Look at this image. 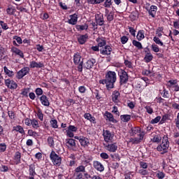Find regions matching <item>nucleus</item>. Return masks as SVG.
<instances>
[{
	"instance_id": "nucleus-1",
	"label": "nucleus",
	"mask_w": 179,
	"mask_h": 179,
	"mask_svg": "<svg viewBox=\"0 0 179 179\" xmlns=\"http://www.w3.org/2000/svg\"><path fill=\"white\" fill-rule=\"evenodd\" d=\"M117 82V73L115 71H108L106 72L105 79L100 80V85H106L107 89H114V83Z\"/></svg>"
},
{
	"instance_id": "nucleus-2",
	"label": "nucleus",
	"mask_w": 179,
	"mask_h": 179,
	"mask_svg": "<svg viewBox=\"0 0 179 179\" xmlns=\"http://www.w3.org/2000/svg\"><path fill=\"white\" fill-rule=\"evenodd\" d=\"M170 148V141H169V136H164L162 138V142L157 147V152H161V155H164L169 152Z\"/></svg>"
},
{
	"instance_id": "nucleus-3",
	"label": "nucleus",
	"mask_w": 179,
	"mask_h": 179,
	"mask_svg": "<svg viewBox=\"0 0 179 179\" xmlns=\"http://www.w3.org/2000/svg\"><path fill=\"white\" fill-rule=\"evenodd\" d=\"M50 159L53 166H56V167H59L62 164V157L58 155L54 150L50 152Z\"/></svg>"
},
{
	"instance_id": "nucleus-4",
	"label": "nucleus",
	"mask_w": 179,
	"mask_h": 179,
	"mask_svg": "<svg viewBox=\"0 0 179 179\" xmlns=\"http://www.w3.org/2000/svg\"><path fill=\"white\" fill-rule=\"evenodd\" d=\"M84 173H86V166L80 165L75 169L73 177L75 179H83Z\"/></svg>"
},
{
	"instance_id": "nucleus-5",
	"label": "nucleus",
	"mask_w": 179,
	"mask_h": 179,
	"mask_svg": "<svg viewBox=\"0 0 179 179\" xmlns=\"http://www.w3.org/2000/svg\"><path fill=\"white\" fill-rule=\"evenodd\" d=\"M118 75L120 76V83L121 85H125V83H127L129 77L128 76V73L125 71L124 69H119L118 71Z\"/></svg>"
},
{
	"instance_id": "nucleus-6",
	"label": "nucleus",
	"mask_w": 179,
	"mask_h": 179,
	"mask_svg": "<svg viewBox=\"0 0 179 179\" xmlns=\"http://www.w3.org/2000/svg\"><path fill=\"white\" fill-rule=\"evenodd\" d=\"M177 80H170L166 83L167 89L173 90V92H179V86Z\"/></svg>"
},
{
	"instance_id": "nucleus-7",
	"label": "nucleus",
	"mask_w": 179,
	"mask_h": 179,
	"mask_svg": "<svg viewBox=\"0 0 179 179\" xmlns=\"http://www.w3.org/2000/svg\"><path fill=\"white\" fill-rule=\"evenodd\" d=\"M99 51L101 55L108 57V55H111V52H113V48H111L110 45H106L103 46V48H99Z\"/></svg>"
},
{
	"instance_id": "nucleus-8",
	"label": "nucleus",
	"mask_w": 179,
	"mask_h": 179,
	"mask_svg": "<svg viewBox=\"0 0 179 179\" xmlns=\"http://www.w3.org/2000/svg\"><path fill=\"white\" fill-rule=\"evenodd\" d=\"M143 141V135H138L136 137H131L127 141V143H132V145H138Z\"/></svg>"
},
{
	"instance_id": "nucleus-9",
	"label": "nucleus",
	"mask_w": 179,
	"mask_h": 179,
	"mask_svg": "<svg viewBox=\"0 0 179 179\" xmlns=\"http://www.w3.org/2000/svg\"><path fill=\"white\" fill-rule=\"evenodd\" d=\"M29 72H30V69L29 67L22 68L17 73V79H22V78H24V76H26Z\"/></svg>"
},
{
	"instance_id": "nucleus-10",
	"label": "nucleus",
	"mask_w": 179,
	"mask_h": 179,
	"mask_svg": "<svg viewBox=\"0 0 179 179\" xmlns=\"http://www.w3.org/2000/svg\"><path fill=\"white\" fill-rule=\"evenodd\" d=\"M145 10L148 13L149 16L151 17H156V13H157V7L155 5H152L150 8L145 7Z\"/></svg>"
},
{
	"instance_id": "nucleus-11",
	"label": "nucleus",
	"mask_w": 179,
	"mask_h": 179,
	"mask_svg": "<svg viewBox=\"0 0 179 179\" xmlns=\"http://www.w3.org/2000/svg\"><path fill=\"white\" fill-rule=\"evenodd\" d=\"M5 85L11 90H15V89H17V83H16V82H15L13 80H5Z\"/></svg>"
},
{
	"instance_id": "nucleus-12",
	"label": "nucleus",
	"mask_w": 179,
	"mask_h": 179,
	"mask_svg": "<svg viewBox=\"0 0 179 179\" xmlns=\"http://www.w3.org/2000/svg\"><path fill=\"white\" fill-rule=\"evenodd\" d=\"M76 139H78L79 142L81 145V146H83V148H86V146H89L90 145V143L89 142V138L85 137V136H75Z\"/></svg>"
},
{
	"instance_id": "nucleus-13",
	"label": "nucleus",
	"mask_w": 179,
	"mask_h": 179,
	"mask_svg": "<svg viewBox=\"0 0 179 179\" xmlns=\"http://www.w3.org/2000/svg\"><path fill=\"white\" fill-rule=\"evenodd\" d=\"M103 145L106 150L112 153L117 152L118 149V145H117V143H115L108 144V145L103 144Z\"/></svg>"
},
{
	"instance_id": "nucleus-14",
	"label": "nucleus",
	"mask_w": 179,
	"mask_h": 179,
	"mask_svg": "<svg viewBox=\"0 0 179 179\" xmlns=\"http://www.w3.org/2000/svg\"><path fill=\"white\" fill-rule=\"evenodd\" d=\"M95 21L99 26H103L104 24V15H103V13H99L96 14Z\"/></svg>"
},
{
	"instance_id": "nucleus-15",
	"label": "nucleus",
	"mask_w": 179,
	"mask_h": 179,
	"mask_svg": "<svg viewBox=\"0 0 179 179\" xmlns=\"http://www.w3.org/2000/svg\"><path fill=\"white\" fill-rule=\"evenodd\" d=\"M29 177L28 179H34V177L37 176V173H36V165L34 164L29 165Z\"/></svg>"
},
{
	"instance_id": "nucleus-16",
	"label": "nucleus",
	"mask_w": 179,
	"mask_h": 179,
	"mask_svg": "<svg viewBox=\"0 0 179 179\" xmlns=\"http://www.w3.org/2000/svg\"><path fill=\"white\" fill-rule=\"evenodd\" d=\"M156 35H157V36H155L153 38V41H155V44H157L158 45H160L161 47H165L164 43H163V41H162V40H160V38H159V37H162V36H163L162 32L156 31Z\"/></svg>"
},
{
	"instance_id": "nucleus-17",
	"label": "nucleus",
	"mask_w": 179,
	"mask_h": 179,
	"mask_svg": "<svg viewBox=\"0 0 179 179\" xmlns=\"http://www.w3.org/2000/svg\"><path fill=\"white\" fill-rule=\"evenodd\" d=\"M96 62L94 58L88 59L85 64H84V68L86 69H92L94 65H96Z\"/></svg>"
},
{
	"instance_id": "nucleus-18",
	"label": "nucleus",
	"mask_w": 179,
	"mask_h": 179,
	"mask_svg": "<svg viewBox=\"0 0 179 179\" xmlns=\"http://www.w3.org/2000/svg\"><path fill=\"white\" fill-rule=\"evenodd\" d=\"M29 68H44V63H43V62H37L33 60L29 62Z\"/></svg>"
},
{
	"instance_id": "nucleus-19",
	"label": "nucleus",
	"mask_w": 179,
	"mask_h": 179,
	"mask_svg": "<svg viewBox=\"0 0 179 179\" xmlns=\"http://www.w3.org/2000/svg\"><path fill=\"white\" fill-rule=\"evenodd\" d=\"M93 166H94V169H95V170H96L97 171H100L101 173L102 171H104V166L102 164H101L100 162L94 161Z\"/></svg>"
},
{
	"instance_id": "nucleus-20",
	"label": "nucleus",
	"mask_w": 179,
	"mask_h": 179,
	"mask_svg": "<svg viewBox=\"0 0 179 179\" xmlns=\"http://www.w3.org/2000/svg\"><path fill=\"white\" fill-rule=\"evenodd\" d=\"M104 116L106 117V120L109 121V122H113V124H117L118 121L114 118V115L108 111L105 112Z\"/></svg>"
},
{
	"instance_id": "nucleus-21",
	"label": "nucleus",
	"mask_w": 179,
	"mask_h": 179,
	"mask_svg": "<svg viewBox=\"0 0 179 179\" xmlns=\"http://www.w3.org/2000/svg\"><path fill=\"white\" fill-rule=\"evenodd\" d=\"M21 159H22V153H20V152L19 151L16 152L13 157L14 164L16 165L20 164L22 163Z\"/></svg>"
},
{
	"instance_id": "nucleus-22",
	"label": "nucleus",
	"mask_w": 179,
	"mask_h": 179,
	"mask_svg": "<svg viewBox=\"0 0 179 179\" xmlns=\"http://www.w3.org/2000/svg\"><path fill=\"white\" fill-rule=\"evenodd\" d=\"M78 15L76 13H74L73 15H70V19L68 20V23L69 24L75 25L76 23H78Z\"/></svg>"
},
{
	"instance_id": "nucleus-23",
	"label": "nucleus",
	"mask_w": 179,
	"mask_h": 179,
	"mask_svg": "<svg viewBox=\"0 0 179 179\" xmlns=\"http://www.w3.org/2000/svg\"><path fill=\"white\" fill-rule=\"evenodd\" d=\"M105 13L108 22H113L114 20V12L108 10V8L105 9Z\"/></svg>"
},
{
	"instance_id": "nucleus-24",
	"label": "nucleus",
	"mask_w": 179,
	"mask_h": 179,
	"mask_svg": "<svg viewBox=\"0 0 179 179\" xmlns=\"http://www.w3.org/2000/svg\"><path fill=\"white\" fill-rule=\"evenodd\" d=\"M40 101L43 106H45V107H49L50 106V101L48 100V98L45 95H42L40 97Z\"/></svg>"
},
{
	"instance_id": "nucleus-25",
	"label": "nucleus",
	"mask_w": 179,
	"mask_h": 179,
	"mask_svg": "<svg viewBox=\"0 0 179 179\" xmlns=\"http://www.w3.org/2000/svg\"><path fill=\"white\" fill-rule=\"evenodd\" d=\"M11 52H13V54H15L16 55H19L20 58H24L23 52L16 47H13L11 48Z\"/></svg>"
},
{
	"instance_id": "nucleus-26",
	"label": "nucleus",
	"mask_w": 179,
	"mask_h": 179,
	"mask_svg": "<svg viewBox=\"0 0 179 179\" xmlns=\"http://www.w3.org/2000/svg\"><path fill=\"white\" fill-rule=\"evenodd\" d=\"M73 62L75 65H79V64H80V62H82L81 59H82V56L80 55V54L79 52H77L76 54H74L73 57Z\"/></svg>"
},
{
	"instance_id": "nucleus-27",
	"label": "nucleus",
	"mask_w": 179,
	"mask_h": 179,
	"mask_svg": "<svg viewBox=\"0 0 179 179\" xmlns=\"http://www.w3.org/2000/svg\"><path fill=\"white\" fill-rule=\"evenodd\" d=\"M120 92L115 90L112 94V100L114 101L116 104H118L120 103Z\"/></svg>"
},
{
	"instance_id": "nucleus-28",
	"label": "nucleus",
	"mask_w": 179,
	"mask_h": 179,
	"mask_svg": "<svg viewBox=\"0 0 179 179\" xmlns=\"http://www.w3.org/2000/svg\"><path fill=\"white\" fill-rule=\"evenodd\" d=\"M96 42L99 48H103L107 45V41L104 38H98Z\"/></svg>"
},
{
	"instance_id": "nucleus-29",
	"label": "nucleus",
	"mask_w": 179,
	"mask_h": 179,
	"mask_svg": "<svg viewBox=\"0 0 179 179\" xmlns=\"http://www.w3.org/2000/svg\"><path fill=\"white\" fill-rule=\"evenodd\" d=\"M66 143L68 144L69 148H71L73 150L76 149V140L73 138H69Z\"/></svg>"
},
{
	"instance_id": "nucleus-30",
	"label": "nucleus",
	"mask_w": 179,
	"mask_h": 179,
	"mask_svg": "<svg viewBox=\"0 0 179 179\" xmlns=\"http://www.w3.org/2000/svg\"><path fill=\"white\" fill-rule=\"evenodd\" d=\"M6 13L10 16L15 15V13H16V8L12 5L8 6V8L6 9Z\"/></svg>"
},
{
	"instance_id": "nucleus-31",
	"label": "nucleus",
	"mask_w": 179,
	"mask_h": 179,
	"mask_svg": "<svg viewBox=\"0 0 179 179\" xmlns=\"http://www.w3.org/2000/svg\"><path fill=\"white\" fill-rule=\"evenodd\" d=\"M150 141L152 143H159V142H162V136H160V135L152 136L150 138Z\"/></svg>"
},
{
	"instance_id": "nucleus-32",
	"label": "nucleus",
	"mask_w": 179,
	"mask_h": 179,
	"mask_svg": "<svg viewBox=\"0 0 179 179\" xmlns=\"http://www.w3.org/2000/svg\"><path fill=\"white\" fill-rule=\"evenodd\" d=\"M103 139L106 143H113L115 138L113 135H103Z\"/></svg>"
},
{
	"instance_id": "nucleus-33",
	"label": "nucleus",
	"mask_w": 179,
	"mask_h": 179,
	"mask_svg": "<svg viewBox=\"0 0 179 179\" xmlns=\"http://www.w3.org/2000/svg\"><path fill=\"white\" fill-rule=\"evenodd\" d=\"M76 131H78V127L73 125H69L66 130V131L67 132V135H71L73 134V132H76Z\"/></svg>"
},
{
	"instance_id": "nucleus-34",
	"label": "nucleus",
	"mask_w": 179,
	"mask_h": 179,
	"mask_svg": "<svg viewBox=\"0 0 179 179\" xmlns=\"http://www.w3.org/2000/svg\"><path fill=\"white\" fill-rule=\"evenodd\" d=\"M84 118L88 120V121L91 122L92 124H96V118L92 116L90 113L84 114Z\"/></svg>"
},
{
	"instance_id": "nucleus-35",
	"label": "nucleus",
	"mask_w": 179,
	"mask_h": 179,
	"mask_svg": "<svg viewBox=\"0 0 179 179\" xmlns=\"http://www.w3.org/2000/svg\"><path fill=\"white\" fill-rule=\"evenodd\" d=\"M87 38H89V36H87V34L80 35L78 38V43L80 44H85L87 41Z\"/></svg>"
},
{
	"instance_id": "nucleus-36",
	"label": "nucleus",
	"mask_w": 179,
	"mask_h": 179,
	"mask_svg": "<svg viewBox=\"0 0 179 179\" xmlns=\"http://www.w3.org/2000/svg\"><path fill=\"white\" fill-rule=\"evenodd\" d=\"M19 132L22 135H24V129L20 125L15 126L13 127V131Z\"/></svg>"
},
{
	"instance_id": "nucleus-37",
	"label": "nucleus",
	"mask_w": 179,
	"mask_h": 179,
	"mask_svg": "<svg viewBox=\"0 0 179 179\" xmlns=\"http://www.w3.org/2000/svg\"><path fill=\"white\" fill-rule=\"evenodd\" d=\"M153 59V55L150 53V52H148L145 54V57H144V61L147 64L150 62Z\"/></svg>"
},
{
	"instance_id": "nucleus-38",
	"label": "nucleus",
	"mask_w": 179,
	"mask_h": 179,
	"mask_svg": "<svg viewBox=\"0 0 179 179\" xmlns=\"http://www.w3.org/2000/svg\"><path fill=\"white\" fill-rule=\"evenodd\" d=\"M3 71L6 75L8 76V78H12L13 76H15V73L13 71L9 70L6 66L3 67Z\"/></svg>"
},
{
	"instance_id": "nucleus-39",
	"label": "nucleus",
	"mask_w": 179,
	"mask_h": 179,
	"mask_svg": "<svg viewBox=\"0 0 179 179\" xmlns=\"http://www.w3.org/2000/svg\"><path fill=\"white\" fill-rule=\"evenodd\" d=\"M132 44L133 45H134V47H136V48H138V50H143V46L142 45V43L136 40H134L132 41Z\"/></svg>"
},
{
	"instance_id": "nucleus-40",
	"label": "nucleus",
	"mask_w": 179,
	"mask_h": 179,
	"mask_svg": "<svg viewBox=\"0 0 179 179\" xmlns=\"http://www.w3.org/2000/svg\"><path fill=\"white\" fill-rule=\"evenodd\" d=\"M31 126L32 128H34L35 129H37L38 128H40V124H38V120L36 119H32L31 122Z\"/></svg>"
},
{
	"instance_id": "nucleus-41",
	"label": "nucleus",
	"mask_w": 179,
	"mask_h": 179,
	"mask_svg": "<svg viewBox=\"0 0 179 179\" xmlns=\"http://www.w3.org/2000/svg\"><path fill=\"white\" fill-rule=\"evenodd\" d=\"M136 37L138 41H142V40L145 38V33L143 32V30L138 31Z\"/></svg>"
},
{
	"instance_id": "nucleus-42",
	"label": "nucleus",
	"mask_w": 179,
	"mask_h": 179,
	"mask_svg": "<svg viewBox=\"0 0 179 179\" xmlns=\"http://www.w3.org/2000/svg\"><path fill=\"white\" fill-rule=\"evenodd\" d=\"M76 28L78 31H82V30H87L89 29V26L87 24H85L84 25H76Z\"/></svg>"
},
{
	"instance_id": "nucleus-43",
	"label": "nucleus",
	"mask_w": 179,
	"mask_h": 179,
	"mask_svg": "<svg viewBox=\"0 0 179 179\" xmlns=\"http://www.w3.org/2000/svg\"><path fill=\"white\" fill-rule=\"evenodd\" d=\"M120 120L123 122H128L129 121L131 120V115H120Z\"/></svg>"
},
{
	"instance_id": "nucleus-44",
	"label": "nucleus",
	"mask_w": 179,
	"mask_h": 179,
	"mask_svg": "<svg viewBox=\"0 0 179 179\" xmlns=\"http://www.w3.org/2000/svg\"><path fill=\"white\" fill-rule=\"evenodd\" d=\"M36 115L40 121H44V114H43V111L40 109V108H38Z\"/></svg>"
},
{
	"instance_id": "nucleus-45",
	"label": "nucleus",
	"mask_w": 179,
	"mask_h": 179,
	"mask_svg": "<svg viewBox=\"0 0 179 179\" xmlns=\"http://www.w3.org/2000/svg\"><path fill=\"white\" fill-rule=\"evenodd\" d=\"M87 2L90 5H97L101 3V2H104V0H87Z\"/></svg>"
},
{
	"instance_id": "nucleus-46",
	"label": "nucleus",
	"mask_w": 179,
	"mask_h": 179,
	"mask_svg": "<svg viewBox=\"0 0 179 179\" xmlns=\"http://www.w3.org/2000/svg\"><path fill=\"white\" fill-rule=\"evenodd\" d=\"M29 93H30V88L27 87L22 90L21 94L24 97H29Z\"/></svg>"
},
{
	"instance_id": "nucleus-47",
	"label": "nucleus",
	"mask_w": 179,
	"mask_h": 179,
	"mask_svg": "<svg viewBox=\"0 0 179 179\" xmlns=\"http://www.w3.org/2000/svg\"><path fill=\"white\" fill-rule=\"evenodd\" d=\"M156 177L158 179H164L166 177V173L163 171H157L156 172Z\"/></svg>"
},
{
	"instance_id": "nucleus-48",
	"label": "nucleus",
	"mask_w": 179,
	"mask_h": 179,
	"mask_svg": "<svg viewBox=\"0 0 179 179\" xmlns=\"http://www.w3.org/2000/svg\"><path fill=\"white\" fill-rule=\"evenodd\" d=\"M131 134H133V135H141V128L139 127H133L131 129Z\"/></svg>"
},
{
	"instance_id": "nucleus-49",
	"label": "nucleus",
	"mask_w": 179,
	"mask_h": 179,
	"mask_svg": "<svg viewBox=\"0 0 179 179\" xmlns=\"http://www.w3.org/2000/svg\"><path fill=\"white\" fill-rule=\"evenodd\" d=\"M158 45H159L157 43L156 44L153 43L151 45V49L152 50V51H154V52H159L160 51V48H159Z\"/></svg>"
},
{
	"instance_id": "nucleus-50",
	"label": "nucleus",
	"mask_w": 179,
	"mask_h": 179,
	"mask_svg": "<svg viewBox=\"0 0 179 179\" xmlns=\"http://www.w3.org/2000/svg\"><path fill=\"white\" fill-rule=\"evenodd\" d=\"M138 173L141 176H149V171H148V169H141L138 170Z\"/></svg>"
},
{
	"instance_id": "nucleus-51",
	"label": "nucleus",
	"mask_w": 179,
	"mask_h": 179,
	"mask_svg": "<svg viewBox=\"0 0 179 179\" xmlns=\"http://www.w3.org/2000/svg\"><path fill=\"white\" fill-rule=\"evenodd\" d=\"M140 165V169H147L148 167H149V164L147 162H140L139 163Z\"/></svg>"
},
{
	"instance_id": "nucleus-52",
	"label": "nucleus",
	"mask_w": 179,
	"mask_h": 179,
	"mask_svg": "<svg viewBox=\"0 0 179 179\" xmlns=\"http://www.w3.org/2000/svg\"><path fill=\"white\" fill-rule=\"evenodd\" d=\"M125 66L129 68V69H133L134 66H132V62H129V60L125 59L124 62Z\"/></svg>"
},
{
	"instance_id": "nucleus-53",
	"label": "nucleus",
	"mask_w": 179,
	"mask_h": 179,
	"mask_svg": "<svg viewBox=\"0 0 179 179\" xmlns=\"http://www.w3.org/2000/svg\"><path fill=\"white\" fill-rule=\"evenodd\" d=\"M50 122L52 128H58V121L57 120H51Z\"/></svg>"
},
{
	"instance_id": "nucleus-54",
	"label": "nucleus",
	"mask_w": 179,
	"mask_h": 179,
	"mask_svg": "<svg viewBox=\"0 0 179 179\" xmlns=\"http://www.w3.org/2000/svg\"><path fill=\"white\" fill-rule=\"evenodd\" d=\"M113 0H106L103 6L105 8H111V5H113Z\"/></svg>"
},
{
	"instance_id": "nucleus-55",
	"label": "nucleus",
	"mask_w": 179,
	"mask_h": 179,
	"mask_svg": "<svg viewBox=\"0 0 179 179\" xmlns=\"http://www.w3.org/2000/svg\"><path fill=\"white\" fill-rule=\"evenodd\" d=\"M160 120H162V117L157 116L155 119H152L150 121V124H157V122H160Z\"/></svg>"
},
{
	"instance_id": "nucleus-56",
	"label": "nucleus",
	"mask_w": 179,
	"mask_h": 179,
	"mask_svg": "<svg viewBox=\"0 0 179 179\" xmlns=\"http://www.w3.org/2000/svg\"><path fill=\"white\" fill-rule=\"evenodd\" d=\"M77 66V69H78V72H83V61L82 60L78 64Z\"/></svg>"
},
{
	"instance_id": "nucleus-57",
	"label": "nucleus",
	"mask_w": 179,
	"mask_h": 179,
	"mask_svg": "<svg viewBox=\"0 0 179 179\" xmlns=\"http://www.w3.org/2000/svg\"><path fill=\"white\" fill-rule=\"evenodd\" d=\"M48 143L49 146H50V148L52 146H54V138L51 137V136H49L48 138Z\"/></svg>"
},
{
	"instance_id": "nucleus-58",
	"label": "nucleus",
	"mask_w": 179,
	"mask_h": 179,
	"mask_svg": "<svg viewBox=\"0 0 179 179\" xmlns=\"http://www.w3.org/2000/svg\"><path fill=\"white\" fill-rule=\"evenodd\" d=\"M0 26L3 30H8V29H9L8 24L5 23L3 21H0Z\"/></svg>"
},
{
	"instance_id": "nucleus-59",
	"label": "nucleus",
	"mask_w": 179,
	"mask_h": 179,
	"mask_svg": "<svg viewBox=\"0 0 179 179\" xmlns=\"http://www.w3.org/2000/svg\"><path fill=\"white\" fill-rule=\"evenodd\" d=\"M169 120V115H164L162 116L160 122H159V124H164V122H166V121Z\"/></svg>"
},
{
	"instance_id": "nucleus-60",
	"label": "nucleus",
	"mask_w": 179,
	"mask_h": 179,
	"mask_svg": "<svg viewBox=\"0 0 179 179\" xmlns=\"http://www.w3.org/2000/svg\"><path fill=\"white\" fill-rule=\"evenodd\" d=\"M128 40L129 38H127V36H123L120 38V41L122 44H127V43H128Z\"/></svg>"
},
{
	"instance_id": "nucleus-61",
	"label": "nucleus",
	"mask_w": 179,
	"mask_h": 179,
	"mask_svg": "<svg viewBox=\"0 0 179 179\" xmlns=\"http://www.w3.org/2000/svg\"><path fill=\"white\" fill-rule=\"evenodd\" d=\"M110 157L112 159H113V160H118V162H120V160H121V158L120 157V155L118 154H111L110 155Z\"/></svg>"
},
{
	"instance_id": "nucleus-62",
	"label": "nucleus",
	"mask_w": 179,
	"mask_h": 179,
	"mask_svg": "<svg viewBox=\"0 0 179 179\" xmlns=\"http://www.w3.org/2000/svg\"><path fill=\"white\" fill-rule=\"evenodd\" d=\"M6 150V144L5 143H0V152H3Z\"/></svg>"
},
{
	"instance_id": "nucleus-63",
	"label": "nucleus",
	"mask_w": 179,
	"mask_h": 179,
	"mask_svg": "<svg viewBox=\"0 0 179 179\" xmlns=\"http://www.w3.org/2000/svg\"><path fill=\"white\" fill-rule=\"evenodd\" d=\"M8 117H9V118H10V120H15V112H13L12 110H9L8 112Z\"/></svg>"
},
{
	"instance_id": "nucleus-64",
	"label": "nucleus",
	"mask_w": 179,
	"mask_h": 179,
	"mask_svg": "<svg viewBox=\"0 0 179 179\" xmlns=\"http://www.w3.org/2000/svg\"><path fill=\"white\" fill-rule=\"evenodd\" d=\"M35 93L37 96H42L43 95V89L36 88L35 90Z\"/></svg>"
}]
</instances>
